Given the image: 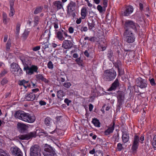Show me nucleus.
I'll use <instances>...</instances> for the list:
<instances>
[{"label": "nucleus", "mask_w": 156, "mask_h": 156, "mask_svg": "<svg viewBox=\"0 0 156 156\" xmlns=\"http://www.w3.org/2000/svg\"><path fill=\"white\" fill-rule=\"evenodd\" d=\"M15 118L18 119L23 121L29 123H32L36 120V117L33 115H31L28 113H27L22 111H16L14 115Z\"/></svg>", "instance_id": "nucleus-1"}, {"label": "nucleus", "mask_w": 156, "mask_h": 156, "mask_svg": "<svg viewBox=\"0 0 156 156\" xmlns=\"http://www.w3.org/2000/svg\"><path fill=\"white\" fill-rule=\"evenodd\" d=\"M51 35V33L50 30H45L43 34L41 36L40 39H45L46 41H44L43 42H41L40 43L42 44V50L43 49L48 48V42L49 40L50 37Z\"/></svg>", "instance_id": "nucleus-2"}, {"label": "nucleus", "mask_w": 156, "mask_h": 156, "mask_svg": "<svg viewBox=\"0 0 156 156\" xmlns=\"http://www.w3.org/2000/svg\"><path fill=\"white\" fill-rule=\"evenodd\" d=\"M116 76V72L115 70L110 69L104 71L103 78L106 81H110L115 79Z\"/></svg>", "instance_id": "nucleus-3"}, {"label": "nucleus", "mask_w": 156, "mask_h": 156, "mask_svg": "<svg viewBox=\"0 0 156 156\" xmlns=\"http://www.w3.org/2000/svg\"><path fill=\"white\" fill-rule=\"evenodd\" d=\"M144 138L143 136L141 135L140 137L137 135L134 136L133 142V145L132 147V149L133 151H136L139 145V142L141 144L143 143V141L144 140Z\"/></svg>", "instance_id": "nucleus-4"}, {"label": "nucleus", "mask_w": 156, "mask_h": 156, "mask_svg": "<svg viewBox=\"0 0 156 156\" xmlns=\"http://www.w3.org/2000/svg\"><path fill=\"white\" fill-rule=\"evenodd\" d=\"M123 35L125 41L126 42L132 43L135 41V37L131 31H125Z\"/></svg>", "instance_id": "nucleus-5"}, {"label": "nucleus", "mask_w": 156, "mask_h": 156, "mask_svg": "<svg viewBox=\"0 0 156 156\" xmlns=\"http://www.w3.org/2000/svg\"><path fill=\"white\" fill-rule=\"evenodd\" d=\"M137 25L132 20H126L125 22L124 26L125 31H131V29H132L135 31H136Z\"/></svg>", "instance_id": "nucleus-6"}, {"label": "nucleus", "mask_w": 156, "mask_h": 156, "mask_svg": "<svg viewBox=\"0 0 156 156\" xmlns=\"http://www.w3.org/2000/svg\"><path fill=\"white\" fill-rule=\"evenodd\" d=\"M10 70L11 72L17 76L21 75L23 73V71L19 65L13 62L11 65Z\"/></svg>", "instance_id": "nucleus-7"}, {"label": "nucleus", "mask_w": 156, "mask_h": 156, "mask_svg": "<svg viewBox=\"0 0 156 156\" xmlns=\"http://www.w3.org/2000/svg\"><path fill=\"white\" fill-rule=\"evenodd\" d=\"M38 69V67L34 65H27L24 67V69L25 70L26 73L29 75H32L34 73H37Z\"/></svg>", "instance_id": "nucleus-8"}, {"label": "nucleus", "mask_w": 156, "mask_h": 156, "mask_svg": "<svg viewBox=\"0 0 156 156\" xmlns=\"http://www.w3.org/2000/svg\"><path fill=\"white\" fill-rule=\"evenodd\" d=\"M30 156H41V150L39 146L34 145L30 149Z\"/></svg>", "instance_id": "nucleus-9"}, {"label": "nucleus", "mask_w": 156, "mask_h": 156, "mask_svg": "<svg viewBox=\"0 0 156 156\" xmlns=\"http://www.w3.org/2000/svg\"><path fill=\"white\" fill-rule=\"evenodd\" d=\"M136 83L137 86L141 89L146 88L147 85L146 80L141 77H138L136 79Z\"/></svg>", "instance_id": "nucleus-10"}, {"label": "nucleus", "mask_w": 156, "mask_h": 156, "mask_svg": "<svg viewBox=\"0 0 156 156\" xmlns=\"http://www.w3.org/2000/svg\"><path fill=\"white\" fill-rule=\"evenodd\" d=\"M36 135V132L33 131L25 134L20 135L19 136V138L21 140H28L32 137H35Z\"/></svg>", "instance_id": "nucleus-11"}, {"label": "nucleus", "mask_w": 156, "mask_h": 156, "mask_svg": "<svg viewBox=\"0 0 156 156\" xmlns=\"http://www.w3.org/2000/svg\"><path fill=\"white\" fill-rule=\"evenodd\" d=\"M54 150L55 149L50 145L46 144L45 146L44 154V155L45 153L48 154V155H53V154H56Z\"/></svg>", "instance_id": "nucleus-12"}, {"label": "nucleus", "mask_w": 156, "mask_h": 156, "mask_svg": "<svg viewBox=\"0 0 156 156\" xmlns=\"http://www.w3.org/2000/svg\"><path fill=\"white\" fill-rule=\"evenodd\" d=\"M11 153L14 156H22L23 153L21 150L17 147H12L10 149Z\"/></svg>", "instance_id": "nucleus-13"}, {"label": "nucleus", "mask_w": 156, "mask_h": 156, "mask_svg": "<svg viewBox=\"0 0 156 156\" xmlns=\"http://www.w3.org/2000/svg\"><path fill=\"white\" fill-rule=\"evenodd\" d=\"M117 98L118 102V106L120 107L124 99V94L123 92L118 91L117 93Z\"/></svg>", "instance_id": "nucleus-14"}, {"label": "nucleus", "mask_w": 156, "mask_h": 156, "mask_svg": "<svg viewBox=\"0 0 156 156\" xmlns=\"http://www.w3.org/2000/svg\"><path fill=\"white\" fill-rule=\"evenodd\" d=\"M76 6V3L73 1H71L68 5L67 7V12L68 14H70L71 13L75 10Z\"/></svg>", "instance_id": "nucleus-15"}, {"label": "nucleus", "mask_w": 156, "mask_h": 156, "mask_svg": "<svg viewBox=\"0 0 156 156\" xmlns=\"http://www.w3.org/2000/svg\"><path fill=\"white\" fill-rule=\"evenodd\" d=\"M133 10V9L132 6L130 5L127 6L126 7L125 10L122 13V14L123 16H127L132 13Z\"/></svg>", "instance_id": "nucleus-16"}, {"label": "nucleus", "mask_w": 156, "mask_h": 156, "mask_svg": "<svg viewBox=\"0 0 156 156\" xmlns=\"http://www.w3.org/2000/svg\"><path fill=\"white\" fill-rule=\"evenodd\" d=\"M73 46L72 42L68 40H65L63 42L62 47L65 49H69L71 48Z\"/></svg>", "instance_id": "nucleus-17"}, {"label": "nucleus", "mask_w": 156, "mask_h": 156, "mask_svg": "<svg viewBox=\"0 0 156 156\" xmlns=\"http://www.w3.org/2000/svg\"><path fill=\"white\" fill-rule=\"evenodd\" d=\"M40 94H36V96L33 93H30L28 94L26 96L25 98L27 101H32L34 100L36 97L38 98Z\"/></svg>", "instance_id": "nucleus-18"}, {"label": "nucleus", "mask_w": 156, "mask_h": 156, "mask_svg": "<svg viewBox=\"0 0 156 156\" xmlns=\"http://www.w3.org/2000/svg\"><path fill=\"white\" fill-rule=\"evenodd\" d=\"M119 86V83L118 79H116L112 84L111 87L108 89V91L115 90Z\"/></svg>", "instance_id": "nucleus-19"}, {"label": "nucleus", "mask_w": 156, "mask_h": 156, "mask_svg": "<svg viewBox=\"0 0 156 156\" xmlns=\"http://www.w3.org/2000/svg\"><path fill=\"white\" fill-rule=\"evenodd\" d=\"M54 7L58 10L63 9L64 4H63L60 1H56L53 3Z\"/></svg>", "instance_id": "nucleus-20"}, {"label": "nucleus", "mask_w": 156, "mask_h": 156, "mask_svg": "<svg viewBox=\"0 0 156 156\" xmlns=\"http://www.w3.org/2000/svg\"><path fill=\"white\" fill-rule=\"evenodd\" d=\"M115 128V123L114 122L112 125H110L108 129L104 132V134L106 135H108L113 132Z\"/></svg>", "instance_id": "nucleus-21"}, {"label": "nucleus", "mask_w": 156, "mask_h": 156, "mask_svg": "<svg viewBox=\"0 0 156 156\" xmlns=\"http://www.w3.org/2000/svg\"><path fill=\"white\" fill-rule=\"evenodd\" d=\"M88 12L87 8L85 6H83L81 10V18L84 19L86 17Z\"/></svg>", "instance_id": "nucleus-22"}, {"label": "nucleus", "mask_w": 156, "mask_h": 156, "mask_svg": "<svg viewBox=\"0 0 156 156\" xmlns=\"http://www.w3.org/2000/svg\"><path fill=\"white\" fill-rule=\"evenodd\" d=\"M19 84L20 86H23L26 89L27 87H30V85L28 81H27L24 80L20 81Z\"/></svg>", "instance_id": "nucleus-23"}, {"label": "nucleus", "mask_w": 156, "mask_h": 156, "mask_svg": "<svg viewBox=\"0 0 156 156\" xmlns=\"http://www.w3.org/2000/svg\"><path fill=\"white\" fill-rule=\"evenodd\" d=\"M122 139L123 142L124 143H127L128 142L129 139V134L126 132H123L122 136Z\"/></svg>", "instance_id": "nucleus-24"}, {"label": "nucleus", "mask_w": 156, "mask_h": 156, "mask_svg": "<svg viewBox=\"0 0 156 156\" xmlns=\"http://www.w3.org/2000/svg\"><path fill=\"white\" fill-rule=\"evenodd\" d=\"M63 34L62 31H58L56 33V37L59 40L62 41L64 40L65 38L63 36Z\"/></svg>", "instance_id": "nucleus-25"}, {"label": "nucleus", "mask_w": 156, "mask_h": 156, "mask_svg": "<svg viewBox=\"0 0 156 156\" xmlns=\"http://www.w3.org/2000/svg\"><path fill=\"white\" fill-rule=\"evenodd\" d=\"M92 123L96 127H100V122L99 120L96 118H93L92 121Z\"/></svg>", "instance_id": "nucleus-26"}, {"label": "nucleus", "mask_w": 156, "mask_h": 156, "mask_svg": "<svg viewBox=\"0 0 156 156\" xmlns=\"http://www.w3.org/2000/svg\"><path fill=\"white\" fill-rule=\"evenodd\" d=\"M21 25V23L18 22L16 25V35H18L19 34Z\"/></svg>", "instance_id": "nucleus-27"}, {"label": "nucleus", "mask_w": 156, "mask_h": 156, "mask_svg": "<svg viewBox=\"0 0 156 156\" xmlns=\"http://www.w3.org/2000/svg\"><path fill=\"white\" fill-rule=\"evenodd\" d=\"M95 23L94 20H92L91 23L88 22V26L89 29L92 30L95 27Z\"/></svg>", "instance_id": "nucleus-28"}, {"label": "nucleus", "mask_w": 156, "mask_h": 156, "mask_svg": "<svg viewBox=\"0 0 156 156\" xmlns=\"http://www.w3.org/2000/svg\"><path fill=\"white\" fill-rule=\"evenodd\" d=\"M106 44L104 43L103 44H100L98 47L100 51H104L106 49Z\"/></svg>", "instance_id": "nucleus-29"}, {"label": "nucleus", "mask_w": 156, "mask_h": 156, "mask_svg": "<svg viewBox=\"0 0 156 156\" xmlns=\"http://www.w3.org/2000/svg\"><path fill=\"white\" fill-rule=\"evenodd\" d=\"M40 20V18L37 16H35L34 17V26H37Z\"/></svg>", "instance_id": "nucleus-30"}, {"label": "nucleus", "mask_w": 156, "mask_h": 156, "mask_svg": "<svg viewBox=\"0 0 156 156\" xmlns=\"http://www.w3.org/2000/svg\"><path fill=\"white\" fill-rule=\"evenodd\" d=\"M17 126L18 128L22 130H25L26 128V126L24 124L20 122L17 123Z\"/></svg>", "instance_id": "nucleus-31"}, {"label": "nucleus", "mask_w": 156, "mask_h": 156, "mask_svg": "<svg viewBox=\"0 0 156 156\" xmlns=\"http://www.w3.org/2000/svg\"><path fill=\"white\" fill-rule=\"evenodd\" d=\"M152 145L154 149H156V136H154L151 141Z\"/></svg>", "instance_id": "nucleus-32"}, {"label": "nucleus", "mask_w": 156, "mask_h": 156, "mask_svg": "<svg viewBox=\"0 0 156 156\" xmlns=\"http://www.w3.org/2000/svg\"><path fill=\"white\" fill-rule=\"evenodd\" d=\"M9 154L6 151L0 149V156H8Z\"/></svg>", "instance_id": "nucleus-33"}, {"label": "nucleus", "mask_w": 156, "mask_h": 156, "mask_svg": "<svg viewBox=\"0 0 156 156\" xmlns=\"http://www.w3.org/2000/svg\"><path fill=\"white\" fill-rule=\"evenodd\" d=\"M51 119L48 117L46 118L44 120V123L47 126H49L51 124Z\"/></svg>", "instance_id": "nucleus-34"}, {"label": "nucleus", "mask_w": 156, "mask_h": 156, "mask_svg": "<svg viewBox=\"0 0 156 156\" xmlns=\"http://www.w3.org/2000/svg\"><path fill=\"white\" fill-rule=\"evenodd\" d=\"M11 41L10 40H8L6 44V48L7 51H9L11 46Z\"/></svg>", "instance_id": "nucleus-35"}, {"label": "nucleus", "mask_w": 156, "mask_h": 156, "mask_svg": "<svg viewBox=\"0 0 156 156\" xmlns=\"http://www.w3.org/2000/svg\"><path fill=\"white\" fill-rule=\"evenodd\" d=\"M42 8H43L41 7H38L36 8L34 11V14H37L41 12L42 10Z\"/></svg>", "instance_id": "nucleus-36"}, {"label": "nucleus", "mask_w": 156, "mask_h": 156, "mask_svg": "<svg viewBox=\"0 0 156 156\" xmlns=\"http://www.w3.org/2000/svg\"><path fill=\"white\" fill-rule=\"evenodd\" d=\"M116 149L118 151H121L123 149L122 144L120 143H118L117 144Z\"/></svg>", "instance_id": "nucleus-37"}, {"label": "nucleus", "mask_w": 156, "mask_h": 156, "mask_svg": "<svg viewBox=\"0 0 156 156\" xmlns=\"http://www.w3.org/2000/svg\"><path fill=\"white\" fill-rule=\"evenodd\" d=\"M94 156H103V153L101 151H96Z\"/></svg>", "instance_id": "nucleus-38"}, {"label": "nucleus", "mask_w": 156, "mask_h": 156, "mask_svg": "<svg viewBox=\"0 0 156 156\" xmlns=\"http://www.w3.org/2000/svg\"><path fill=\"white\" fill-rule=\"evenodd\" d=\"M63 92L61 90H59L57 92V96L59 98H61L63 96Z\"/></svg>", "instance_id": "nucleus-39"}, {"label": "nucleus", "mask_w": 156, "mask_h": 156, "mask_svg": "<svg viewBox=\"0 0 156 156\" xmlns=\"http://www.w3.org/2000/svg\"><path fill=\"white\" fill-rule=\"evenodd\" d=\"M15 12V10L13 8H10L9 16H13Z\"/></svg>", "instance_id": "nucleus-40"}, {"label": "nucleus", "mask_w": 156, "mask_h": 156, "mask_svg": "<svg viewBox=\"0 0 156 156\" xmlns=\"http://www.w3.org/2000/svg\"><path fill=\"white\" fill-rule=\"evenodd\" d=\"M48 68L50 69H52L53 68V65L51 61H49L47 64Z\"/></svg>", "instance_id": "nucleus-41"}, {"label": "nucleus", "mask_w": 156, "mask_h": 156, "mask_svg": "<svg viewBox=\"0 0 156 156\" xmlns=\"http://www.w3.org/2000/svg\"><path fill=\"white\" fill-rule=\"evenodd\" d=\"M36 78L38 80H42L44 77L43 76V75L41 74H37L36 76Z\"/></svg>", "instance_id": "nucleus-42"}, {"label": "nucleus", "mask_w": 156, "mask_h": 156, "mask_svg": "<svg viewBox=\"0 0 156 156\" xmlns=\"http://www.w3.org/2000/svg\"><path fill=\"white\" fill-rule=\"evenodd\" d=\"M63 86L65 87L68 88L71 85V84L70 82H65L63 84Z\"/></svg>", "instance_id": "nucleus-43"}, {"label": "nucleus", "mask_w": 156, "mask_h": 156, "mask_svg": "<svg viewBox=\"0 0 156 156\" xmlns=\"http://www.w3.org/2000/svg\"><path fill=\"white\" fill-rule=\"evenodd\" d=\"M102 1L103 5V7L106 8L108 6V0H102Z\"/></svg>", "instance_id": "nucleus-44"}, {"label": "nucleus", "mask_w": 156, "mask_h": 156, "mask_svg": "<svg viewBox=\"0 0 156 156\" xmlns=\"http://www.w3.org/2000/svg\"><path fill=\"white\" fill-rule=\"evenodd\" d=\"M29 31H25L23 34V36L25 39H26L29 34Z\"/></svg>", "instance_id": "nucleus-45"}, {"label": "nucleus", "mask_w": 156, "mask_h": 156, "mask_svg": "<svg viewBox=\"0 0 156 156\" xmlns=\"http://www.w3.org/2000/svg\"><path fill=\"white\" fill-rule=\"evenodd\" d=\"M76 61L77 62V63L78 64V65H79V66L82 65V60H81V58H77L76 60Z\"/></svg>", "instance_id": "nucleus-46"}, {"label": "nucleus", "mask_w": 156, "mask_h": 156, "mask_svg": "<svg viewBox=\"0 0 156 156\" xmlns=\"http://www.w3.org/2000/svg\"><path fill=\"white\" fill-rule=\"evenodd\" d=\"M8 81L7 79L4 78L1 81V84L2 85H4L7 83L8 82Z\"/></svg>", "instance_id": "nucleus-47"}, {"label": "nucleus", "mask_w": 156, "mask_h": 156, "mask_svg": "<svg viewBox=\"0 0 156 156\" xmlns=\"http://www.w3.org/2000/svg\"><path fill=\"white\" fill-rule=\"evenodd\" d=\"M97 9L100 12H102L103 11V7L100 5H98L97 7Z\"/></svg>", "instance_id": "nucleus-48"}, {"label": "nucleus", "mask_w": 156, "mask_h": 156, "mask_svg": "<svg viewBox=\"0 0 156 156\" xmlns=\"http://www.w3.org/2000/svg\"><path fill=\"white\" fill-rule=\"evenodd\" d=\"M69 33L70 34H72L74 32V28L72 27H70L68 29Z\"/></svg>", "instance_id": "nucleus-49"}, {"label": "nucleus", "mask_w": 156, "mask_h": 156, "mask_svg": "<svg viewBox=\"0 0 156 156\" xmlns=\"http://www.w3.org/2000/svg\"><path fill=\"white\" fill-rule=\"evenodd\" d=\"M88 30V29L87 27H82L81 28V31L82 32H87V31Z\"/></svg>", "instance_id": "nucleus-50"}, {"label": "nucleus", "mask_w": 156, "mask_h": 156, "mask_svg": "<svg viewBox=\"0 0 156 156\" xmlns=\"http://www.w3.org/2000/svg\"><path fill=\"white\" fill-rule=\"evenodd\" d=\"M150 82L151 85L152 86H154L155 85V83L154 82V79L153 78H152L150 80Z\"/></svg>", "instance_id": "nucleus-51"}, {"label": "nucleus", "mask_w": 156, "mask_h": 156, "mask_svg": "<svg viewBox=\"0 0 156 156\" xmlns=\"http://www.w3.org/2000/svg\"><path fill=\"white\" fill-rule=\"evenodd\" d=\"M40 46H37L33 48V50L34 51H37L40 49Z\"/></svg>", "instance_id": "nucleus-52"}, {"label": "nucleus", "mask_w": 156, "mask_h": 156, "mask_svg": "<svg viewBox=\"0 0 156 156\" xmlns=\"http://www.w3.org/2000/svg\"><path fill=\"white\" fill-rule=\"evenodd\" d=\"M64 102L67 104V105L68 106L69 105V104L71 102V101L69 100L67 98H66L65 100H64Z\"/></svg>", "instance_id": "nucleus-53"}, {"label": "nucleus", "mask_w": 156, "mask_h": 156, "mask_svg": "<svg viewBox=\"0 0 156 156\" xmlns=\"http://www.w3.org/2000/svg\"><path fill=\"white\" fill-rule=\"evenodd\" d=\"M8 22L7 17H4L3 18V23L5 24H7Z\"/></svg>", "instance_id": "nucleus-54"}, {"label": "nucleus", "mask_w": 156, "mask_h": 156, "mask_svg": "<svg viewBox=\"0 0 156 156\" xmlns=\"http://www.w3.org/2000/svg\"><path fill=\"white\" fill-rule=\"evenodd\" d=\"M39 103L40 105H44L46 104V103L45 101L42 100L40 101Z\"/></svg>", "instance_id": "nucleus-55"}, {"label": "nucleus", "mask_w": 156, "mask_h": 156, "mask_svg": "<svg viewBox=\"0 0 156 156\" xmlns=\"http://www.w3.org/2000/svg\"><path fill=\"white\" fill-rule=\"evenodd\" d=\"M89 41L94 42L95 41V37H89Z\"/></svg>", "instance_id": "nucleus-56"}, {"label": "nucleus", "mask_w": 156, "mask_h": 156, "mask_svg": "<svg viewBox=\"0 0 156 156\" xmlns=\"http://www.w3.org/2000/svg\"><path fill=\"white\" fill-rule=\"evenodd\" d=\"M6 73L7 72L6 71L3 70L2 72L1 73H0V77L3 76L4 75L6 74Z\"/></svg>", "instance_id": "nucleus-57"}, {"label": "nucleus", "mask_w": 156, "mask_h": 156, "mask_svg": "<svg viewBox=\"0 0 156 156\" xmlns=\"http://www.w3.org/2000/svg\"><path fill=\"white\" fill-rule=\"evenodd\" d=\"M14 5V2L12 0L10 1V8H13Z\"/></svg>", "instance_id": "nucleus-58"}, {"label": "nucleus", "mask_w": 156, "mask_h": 156, "mask_svg": "<svg viewBox=\"0 0 156 156\" xmlns=\"http://www.w3.org/2000/svg\"><path fill=\"white\" fill-rule=\"evenodd\" d=\"M93 108V105L91 104H90L89 105V109L90 111H91Z\"/></svg>", "instance_id": "nucleus-59"}, {"label": "nucleus", "mask_w": 156, "mask_h": 156, "mask_svg": "<svg viewBox=\"0 0 156 156\" xmlns=\"http://www.w3.org/2000/svg\"><path fill=\"white\" fill-rule=\"evenodd\" d=\"M42 81L44 82L45 83H48L49 82V81L48 80L45 78L44 77L43 78Z\"/></svg>", "instance_id": "nucleus-60"}, {"label": "nucleus", "mask_w": 156, "mask_h": 156, "mask_svg": "<svg viewBox=\"0 0 156 156\" xmlns=\"http://www.w3.org/2000/svg\"><path fill=\"white\" fill-rule=\"evenodd\" d=\"M81 22V18H80L77 19L76 21V23L77 24H80Z\"/></svg>", "instance_id": "nucleus-61"}, {"label": "nucleus", "mask_w": 156, "mask_h": 156, "mask_svg": "<svg viewBox=\"0 0 156 156\" xmlns=\"http://www.w3.org/2000/svg\"><path fill=\"white\" fill-rule=\"evenodd\" d=\"M62 32L64 35L65 37H67L69 35L68 34L67 32L66 31H64L63 30H62Z\"/></svg>", "instance_id": "nucleus-62"}, {"label": "nucleus", "mask_w": 156, "mask_h": 156, "mask_svg": "<svg viewBox=\"0 0 156 156\" xmlns=\"http://www.w3.org/2000/svg\"><path fill=\"white\" fill-rule=\"evenodd\" d=\"M8 38V36L7 35H5L4 36L3 40L4 42H5L7 40Z\"/></svg>", "instance_id": "nucleus-63"}, {"label": "nucleus", "mask_w": 156, "mask_h": 156, "mask_svg": "<svg viewBox=\"0 0 156 156\" xmlns=\"http://www.w3.org/2000/svg\"><path fill=\"white\" fill-rule=\"evenodd\" d=\"M95 149L93 148L92 150L90 151L89 153L91 154H94L95 153Z\"/></svg>", "instance_id": "nucleus-64"}]
</instances>
